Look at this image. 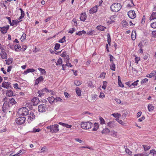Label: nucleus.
Returning <instances> with one entry per match:
<instances>
[{"label":"nucleus","instance_id":"f257e3e1","mask_svg":"<svg viewBox=\"0 0 156 156\" xmlns=\"http://www.w3.org/2000/svg\"><path fill=\"white\" fill-rule=\"evenodd\" d=\"M47 129L50 130L52 133H57L59 131V125L58 124L51 125L48 126Z\"/></svg>","mask_w":156,"mask_h":156},{"label":"nucleus","instance_id":"f03ea898","mask_svg":"<svg viewBox=\"0 0 156 156\" xmlns=\"http://www.w3.org/2000/svg\"><path fill=\"white\" fill-rule=\"evenodd\" d=\"M111 9L112 12H117L122 9V5L120 3H114L111 6Z\"/></svg>","mask_w":156,"mask_h":156},{"label":"nucleus","instance_id":"7ed1b4c3","mask_svg":"<svg viewBox=\"0 0 156 156\" xmlns=\"http://www.w3.org/2000/svg\"><path fill=\"white\" fill-rule=\"evenodd\" d=\"M81 128L84 129H91L92 126V123L91 122L87 121L82 122L80 123Z\"/></svg>","mask_w":156,"mask_h":156},{"label":"nucleus","instance_id":"20e7f679","mask_svg":"<svg viewBox=\"0 0 156 156\" xmlns=\"http://www.w3.org/2000/svg\"><path fill=\"white\" fill-rule=\"evenodd\" d=\"M18 113L20 115L26 116L28 115L29 111L28 109L24 107L18 110Z\"/></svg>","mask_w":156,"mask_h":156},{"label":"nucleus","instance_id":"39448f33","mask_svg":"<svg viewBox=\"0 0 156 156\" xmlns=\"http://www.w3.org/2000/svg\"><path fill=\"white\" fill-rule=\"evenodd\" d=\"M52 90H48V88L45 87L38 91V93L39 94L38 96L41 97L45 93H50L51 94H52Z\"/></svg>","mask_w":156,"mask_h":156},{"label":"nucleus","instance_id":"423d86ee","mask_svg":"<svg viewBox=\"0 0 156 156\" xmlns=\"http://www.w3.org/2000/svg\"><path fill=\"white\" fill-rule=\"evenodd\" d=\"M10 108L9 102H5L3 104L2 107V111L4 113L10 112Z\"/></svg>","mask_w":156,"mask_h":156},{"label":"nucleus","instance_id":"0eeeda50","mask_svg":"<svg viewBox=\"0 0 156 156\" xmlns=\"http://www.w3.org/2000/svg\"><path fill=\"white\" fill-rule=\"evenodd\" d=\"M127 15L129 18L131 19H133L136 16V14L133 10L129 11L127 13Z\"/></svg>","mask_w":156,"mask_h":156},{"label":"nucleus","instance_id":"6e6552de","mask_svg":"<svg viewBox=\"0 0 156 156\" xmlns=\"http://www.w3.org/2000/svg\"><path fill=\"white\" fill-rule=\"evenodd\" d=\"M117 125L116 122L114 120L110 121L107 123V126L110 128H113Z\"/></svg>","mask_w":156,"mask_h":156},{"label":"nucleus","instance_id":"1a4fd4ad","mask_svg":"<svg viewBox=\"0 0 156 156\" xmlns=\"http://www.w3.org/2000/svg\"><path fill=\"white\" fill-rule=\"evenodd\" d=\"M25 122V117H19L16 119V123L19 125H21Z\"/></svg>","mask_w":156,"mask_h":156},{"label":"nucleus","instance_id":"9d476101","mask_svg":"<svg viewBox=\"0 0 156 156\" xmlns=\"http://www.w3.org/2000/svg\"><path fill=\"white\" fill-rule=\"evenodd\" d=\"M38 110L39 112H45L46 111V106L45 105L41 104L39 105L38 106Z\"/></svg>","mask_w":156,"mask_h":156},{"label":"nucleus","instance_id":"9b49d317","mask_svg":"<svg viewBox=\"0 0 156 156\" xmlns=\"http://www.w3.org/2000/svg\"><path fill=\"white\" fill-rule=\"evenodd\" d=\"M9 25L4 26L3 27H0V31L2 34L6 33L9 28Z\"/></svg>","mask_w":156,"mask_h":156},{"label":"nucleus","instance_id":"f8f14e48","mask_svg":"<svg viewBox=\"0 0 156 156\" xmlns=\"http://www.w3.org/2000/svg\"><path fill=\"white\" fill-rule=\"evenodd\" d=\"M0 55L2 59H6L7 58V54L5 51V49L1 51Z\"/></svg>","mask_w":156,"mask_h":156},{"label":"nucleus","instance_id":"ddd939ff","mask_svg":"<svg viewBox=\"0 0 156 156\" xmlns=\"http://www.w3.org/2000/svg\"><path fill=\"white\" fill-rule=\"evenodd\" d=\"M35 118V117L34 113L32 112H30L28 118V122H31V121L34 120Z\"/></svg>","mask_w":156,"mask_h":156},{"label":"nucleus","instance_id":"4468645a","mask_svg":"<svg viewBox=\"0 0 156 156\" xmlns=\"http://www.w3.org/2000/svg\"><path fill=\"white\" fill-rule=\"evenodd\" d=\"M99 124L98 123L95 122L94 124L92 123V126L91 128L92 131H97L99 128Z\"/></svg>","mask_w":156,"mask_h":156},{"label":"nucleus","instance_id":"2eb2a0df","mask_svg":"<svg viewBox=\"0 0 156 156\" xmlns=\"http://www.w3.org/2000/svg\"><path fill=\"white\" fill-rule=\"evenodd\" d=\"M31 101L33 103V105L35 106L38 104L40 101L38 98L37 97L33 98L31 100Z\"/></svg>","mask_w":156,"mask_h":156},{"label":"nucleus","instance_id":"dca6fc26","mask_svg":"<svg viewBox=\"0 0 156 156\" xmlns=\"http://www.w3.org/2000/svg\"><path fill=\"white\" fill-rule=\"evenodd\" d=\"M6 96L8 97H11L15 96L13 91L12 90H7L6 92Z\"/></svg>","mask_w":156,"mask_h":156},{"label":"nucleus","instance_id":"f3484780","mask_svg":"<svg viewBox=\"0 0 156 156\" xmlns=\"http://www.w3.org/2000/svg\"><path fill=\"white\" fill-rule=\"evenodd\" d=\"M117 17L115 15H113L110 18V20H108L107 23L109 24H112L115 22L116 20V17Z\"/></svg>","mask_w":156,"mask_h":156},{"label":"nucleus","instance_id":"a211bd4d","mask_svg":"<svg viewBox=\"0 0 156 156\" xmlns=\"http://www.w3.org/2000/svg\"><path fill=\"white\" fill-rule=\"evenodd\" d=\"M98 5H96L91 9L89 10L90 13L93 14L96 12L98 10Z\"/></svg>","mask_w":156,"mask_h":156},{"label":"nucleus","instance_id":"6ab92c4d","mask_svg":"<svg viewBox=\"0 0 156 156\" xmlns=\"http://www.w3.org/2000/svg\"><path fill=\"white\" fill-rule=\"evenodd\" d=\"M44 80L43 76H41L35 80V85H37L40 82H42Z\"/></svg>","mask_w":156,"mask_h":156},{"label":"nucleus","instance_id":"aec40b11","mask_svg":"<svg viewBox=\"0 0 156 156\" xmlns=\"http://www.w3.org/2000/svg\"><path fill=\"white\" fill-rule=\"evenodd\" d=\"M86 18L87 16L85 13L81 14L80 19L81 21H84L86 20Z\"/></svg>","mask_w":156,"mask_h":156},{"label":"nucleus","instance_id":"412c9836","mask_svg":"<svg viewBox=\"0 0 156 156\" xmlns=\"http://www.w3.org/2000/svg\"><path fill=\"white\" fill-rule=\"evenodd\" d=\"M10 83L8 82H4L2 84V87L8 89L10 86Z\"/></svg>","mask_w":156,"mask_h":156},{"label":"nucleus","instance_id":"4be33fe9","mask_svg":"<svg viewBox=\"0 0 156 156\" xmlns=\"http://www.w3.org/2000/svg\"><path fill=\"white\" fill-rule=\"evenodd\" d=\"M58 124L62 125L63 126L66 127L67 128L71 129L72 126L71 125H69L68 124L62 122H60L58 123Z\"/></svg>","mask_w":156,"mask_h":156},{"label":"nucleus","instance_id":"5701e85b","mask_svg":"<svg viewBox=\"0 0 156 156\" xmlns=\"http://www.w3.org/2000/svg\"><path fill=\"white\" fill-rule=\"evenodd\" d=\"M110 132V129L106 127L101 131V133L103 134H107Z\"/></svg>","mask_w":156,"mask_h":156},{"label":"nucleus","instance_id":"b1692460","mask_svg":"<svg viewBox=\"0 0 156 156\" xmlns=\"http://www.w3.org/2000/svg\"><path fill=\"white\" fill-rule=\"evenodd\" d=\"M35 70L33 69H28L26 71L24 72V74L27 75V73H33L35 71Z\"/></svg>","mask_w":156,"mask_h":156},{"label":"nucleus","instance_id":"393cba45","mask_svg":"<svg viewBox=\"0 0 156 156\" xmlns=\"http://www.w3.org/2000/svg\"><path fill=\"white\" fill-rule=\"evenodd\" d=\"M6 64L9 65L11 64L13 62V58H9L8 59L5 60Z\"/></svg>","mask_w":156,"mask_h":156},{"label":"nucleus","instance_id":"a878e982","mask_svg":"<svg viewBox=\"0 0 156 156\" xmlns=\"http://www.w3.org/2000/svg\"><path fill=\"white\" fill-rule=\"evenodd\" d=\"M110 133L111 135L114 137H116L118 136V134L117 132L114 130H112L110 132Z\"/></svg>","mask_w":156,"mask_h":156},{"label":"nucleus","instance_id":"bb28decb","mask_svg":"<svg viewBox=\"0 0 156 156\" xmlns=\"http://www.w3.org/2000/svg\"><path fill=\"white\" fill-rule=\"evenodd\" d=\"M9 103H10L12 105H15L17 102L15 101V98H12L9 99Z\"/></svg>","mask_w":156,"mask_h":156},{"label":"nucleus","instance_id":"cd10ccee","mask_svg":"<svg viewBox=\"0 0 156 156\" xmlns=\"http://www.w3.org/2000/svg\"><path fill=\"white\" fill-rule=\"evenodd\" d=\"M21 21H22V20L18 21V20H12V22L11 23L10 25L12 26L15 25H17V24L19 23Z\"/></svg>","mask_w":156,"mask_h":156},{"label":"nucleus","instance_id":"c85d7f7f","mask_svg":"<svg viewBox=\"0 0 156 156\" xmlns=\"http://www.w3.org/2000/svg\"><path fill=\"white\" fill-rule=\"evenodd\" d=\"M97 29L101 31H104L105 29L106 28V27L101 25H99L97 27Z\"/></svg>","mask_w":156,"mask_h":156},{"label":"nucleus","instance_id":"c756f323","mask_svg":"<svg viewBox=\"0 0 156 156\" xmlns=\"http://www.w3.org/2000/svg\"><path fill=\"white\" fill-rule=\"evenodd\" d=\"M156 19V12L152 13L150 17V20H152Z\"/></svg>","mask_w":156,"mask_h":156},{"label":"nucleus","instance_id":"7c9ffc66","mask_svg":"<svg viewBox=\"0 0 156 156\" xmlns=\"http://www.w3.org/2000/svg\"><path fill=\"white\" fill-rule=\"evenodd\" d=\"M38 69L40 72L41 74L42 75H45L46 72L44 69L39 68Z\"/></svg>","mask_w":156,"mask_h":156},{"label":"nucleus","instance_id":"2f4dec72","mask_svg":"<svg viewBox=\"0 0 156 156\" xmlns=\"http://www.w3.org/2000/svg\"><path fill=\"white\" fill-rule=\"evenodd\" d=\"M67 66L68 67H72L73 66L71 65V63L68 62L66 63V65H63L62 66V69L64 70H65V66Z\"/></svg>","mask_w":156,"mask_h":156},{"label":"nucleus","instance_id":"473e14b6","mask_svg":"<svg viewBox=\"0 0 156 156\" xmlns=\"http://www.w3.org/2000/svg\"><path fill=\"white\" fill-rule=\"evenodd\" d=\"M48 99L50 103L54 102V101H55V98L53 96L48 97Z\"/></svg>","mask_w":156,"mask_h":156},{"label":"nucleus","instance_id":"72a5a7b5","mask_svg":"<svg viewBox=\"0 0 156 156\" xmlns=\"http://www.w3.org/2000/svg\"><path fill=\"white\" fill-rule=\"evenodd\" d=\"M26 152V151L25 149H21L17 154L18 156H20Z\"/></svg>","mask_w":156,"mask_h":156},{"label":"nucleus","instance_id":"f704fd0d","mask_svg":"<svg viewBox=\"0 0 156 156\" xmlns=\"http://www.w3.org/2000/svg\"><path fill=\"white\" fill-rule=\"evenodd\" d=\"M76 91L77 94L80 96L81 95V90L79 87H76Z\"/></svg>","mask_w":156,"mask_h":156},{"label":"nucleus","instance_id":"c9c22d12","mask_svg":"<svg viewBox=\"0 0 156 156\" xmlns=\"http://www.w3.org/2000/svg\"><path fill=\"white\" fill-rule=\"evenodd\" d=\"M86 32L85 31H84V30H83L82 31H79L77 32H76V34L79 36H80L82 34H86Z\"/></svg>","mask_w":156,"mask_h":156},{"label":"nucleus","instance_id":"e433bc0d","mask_svg":"<svg viewBox=\"0 0 156 156\" xmlns=\"http://www.w3.org/2000/svg\"><path fill=\"white\" fill-rule=\"evenodd\" d=\"M100 121V124L101 125L105 124V119L102 117H100L99 118Z\"/></svg>","mask_w":156,"mask_h":156},{"label":"nucleus","instance_id":"4c0bfd02","mask_svg":"<svg viewBox=\"0 0 156 156\" xmlns=\"http://www.w3.org/2000/svg\"><path fill=\"white\" fill-rule=\"evenodd\" d=\"M14 48L16 51H18L19 49H21V46L19 44H16L14 46Z\"/></svg>","mask_w":156,"mask_h":156},{"label":"nucleus","instance_id":"58836bf2","mask_svg":"<svg viewBox=\"0 0 156 156\" xmlns=\"http://www.w3.org/2000/svg\"><path fill=\"white\" fill-rule=\"evenodd\" d=\"M148 110L149 112L153 111L154 109V107L152 104H149L148 106Z\"/></svg>","mask_w":156,"mask_h":156},{"label":"nucleus","instance_id":"ea45409f","mask_svg":"<svg viewBox=\"0 0 156 156\" xmlns=\"http://www.w3.org/2000/svg\"><path fill=\"white\" fill-rule=\"evenodd\" d=\"M20 10L21 11V16L20 17L19 19H21L24 17V16H25V13H24V12L21 9H20Z\"/></svg>","mask_w":156,"mask_h":156},{"label":"nucleus","instance_id":"a19ab883","mask_svg":"<svg viewBox=\"0 0 156 156\" xmlns=\"http://www.w3.org/2000/svg\"><path fill=\"white\" fill-rule=\"evenodd\" d=\"M41 130V129L39 128L36 129L35 127L33 129V130L31 132L32 133H35L36 132H39Z\"/></svg>","mask_w":156,"mask_h":156},{"label":"nucleus","instance_id":"79ce46f5","mask_svg":"<svg viewBox=\"0 0 156 156\" xmlns=\"http://www.w3.org/2000/svg\"><path fill=\"white\" fill-rule=\"evenodd\" d=\"M62 59L61 58H60L58 59V60L56 63V65L57 66L61 65L62 64Z\"/></svg>","mask_w":156,"mask_h":156},{"label":"nucleus","instance_id":"37998d69","mask_svg":"<svg viewBox=\"0 0 156 156\" xmlns=\"http://www.w3.org/2000/svg\"><path fill=\"white\" fill-rule=\"evenodd\" d=\"M122 26L123 27H126L128 26V23L126 21L123 20L121 23Z\"/></svg>","mask_w":156,"mask_h":156},{"label":"nucleus","instance_id":"c03bdc74","mask_svg":"<svg viewBox=\"0 0 156 156\" xmlns=\"http://www.w3.org/2000/svg\"><path fill=\"white\" fill-rule=\"evenodd\" d=\"M46 150L47 147L45 146L41 148V151L39 152V151L38 152H37V153H43V152H46Z\"/></svg>","mask_w":156,"mask_h":156},{"label":"nucleus","instance_id":"a18cd8bd","mask_svg":"<svg viewBox=\"0 0 156 156\" xmlns=\"http://www.w3.org/2000/svg\"><path fill=\"white\" fill-rule=\"evenodd\" d=\"M95 32V31L94 30H91L90 31L86 33V34L88 35H91L93 34Z\"/></svg>","mask_w":156,"mask_h":156},{"label":"nucleus","instance_id":"49530a36","mask_svg":"<svg viewBox=\"0 0 156 156\" xmlns=\"http://www.w3.org/2000/svg\"><path fill=\"white\" fill-rule=\"evenodd\" d=\"M74 84L76 86H79L81 84V81L78 80H75L74 81Z\"/></svg>","mask_w":156,"mask_h":156},{"label":"nucleus","instance_id":"de8ad7c7","mask_svg":"<svg viewBox=\"0 0 156 156\" xmlns=\"http://www.w3.org/2000/svg\"><path fill=\"white\" fill-rule=\"evenodd\" d=\"M103 85L102 86V88L103 89L105 90L106 88L107 84V82L106 81H104L103 82Z\"/></svg>","mask_w":156,"mask_h":156},{"label":"nucleus","instance_id":"09e8293b","mask_svg":"<svg viewBox=\"0 0 156 156\" xmlns=\"http://www.w3.org/2000/svg\"><path fill=\"white\" fill-rule=\"evenodd\" d=\"M26 38V34H25L24 33L21 36V37L20 38V40L23 41L25 40Z\"/></svg>","mask_w":156,"mask_h":156},{"label":"nucleus","instance_id":"8fccbe9b","mask_svg":"<svg viewBox=\"0 0 156 156\" xmlns=\"http://www.w3.org/2000/svg\"><path fill=\"white\" fill-rule=\"evenodd\" d=\"M112 65L111 66L110 68L113 71H115V65L114 63H111Z\"/></svg>","mask_w":156,"mask_h":156},{"label":"nucleus","instance_id":"3c124183","mask_svg":"<svg viewBox=\"0 0 156 156\" xmlns=\"http://www.w3.org/2000/svg\"><path fill=\"white\" fill-rule=\"evenodd\" d=\"M66 37L65 36H64L59 41V42L60 43H63L66 41Z\"/></svg>","mask_w":156,"mask_h":156},{"label":"nucleus","instance_id":"603ef678","mask_svg":"<svg viewBox=\"0 0 156 156\" xmlns=\"http://www.w3.org/2000/svg\"><path fill=\"white\" fill-rule=\"evenodd\" d=\"M112 115L116 118H119V116H121V115L119 113H114L112 114Z\"/></svg>","mask_w":156,"mask_h":156},{"label":"nucleus","instance_id":"864d4df0","mask_svg":"<svg viewBox=\"0 0 156 156\" xmlns=\"http://www.w3.org/2000/svg\"><path fill=\"white\" fill-rule=\"evenodd\" d=\"M125 152L126 153H127L129 155H132V152L130 151L128 148H126L125 149Z\"/></svg>","mask_w":156,"mask_h":156},{"label":"nucleus","instance_id":"5fc2aeb1","mask_svg":"<svg viewBox=\"0 0 156 156\" xmlns=\"http://www.w3.org/2000/svg\"><path fill=\"white\" fill-rule=\"evenodd\" d=\"M134 56L135 57V63H136V64H138V62L140 60V58L139 57H137L135 55H134Z\"/></svg>","mask_w":156,"mask_h":156},{"label":"nucleus","instance_id":"6e6d98bb","mask_svg":"<svg viewBox=\"0 0 156 156\" xmlns=\"http://www.w3.org/2000/svg\"><path fill=\"white\" fill-rule=\"evenodd\" d=\"M116 120L117 121L118 123L120 124L122 126H125V123L123 122V121L121 120H119V119H117Z\"/></svg>","mask_w":156,"mask_h":156},{"label":"nucleus","instance_id":"4d7b16f0","mask_svg":"<svg viewBox=\"0 0 156 156\" xmlns=\"http://www.w3.org/2000/svg\"><path fill=\"white\" fill-rule=\"evenodd\" d=\"M109 58H110V61L111 62V63H113V60L115 59V58L113 57V56L111 55V54L109 55Z\"/></svg>","mask_w":156,"mask_h":156},{"label":"nucleus","instance_id":"13d9d810","mask_svg":"<svg viewBox=\"0 0 156 156\" xmlns=\"http://www.w3.org/2000/svg\"><path fill=\"white\" fill-rule=\"evenodd\" d=\"M139 81L138 80H137L135 81H134V82L131 83V85L132 86H133L134 87H135L136 86L138 85V83L139 82Z\"/></svg>","mask_w":156,"mask_h":156},{"label":"nucleus","instance_id":"bf43d9fd","mask_svg":"<svg viewBox=\"0 0 156 156\" xmlns=\"http://www.w3.org/2000/svg\"><path fill=\"white\" fill-rule=\"evenodd\" d=\"M144 147V150L145 151H147L150 149V146L143 145Z\"/></svg>","mask_w":156,"mask_h":156},{"label":"nucleus","instance_id":"052dcab7","mask_svg":"<svg viewBox=\"0 0 156 156\" xmlns=\"http://www.w3.org/2000/svg\"><path fill=\"white\" fill-rule=\"evenodd\" d=\"M148 79L147 78H145L141 82V84H143L144 83H145L148 82Z\"/></svg>","mask_w":156,"mask_h":156},{"label":"nucleus","instance_id":"680f3d73","mask_svg":"<svg viewBox=\"0 0 156 156\" xmlns=\"http://www.w3.org/2000/svg\"><path fill=\"white\" fill-rule=\"evenodd\" d=\"M65 60L66 62L67 63V62H69V61L70 58L69 57V55H67L66 56V57H64Z\"/></svg>","mask_w":156,"mask_h":156},{"label":"nucleus","instance_id":"e2e57ef3","mask_svg":"<svg viewBox=\"0 0 156 156\" xmlns=\"http://www.w3.org/2000/svg\"><path fill=\"white\" fill-rule=\"evenodd\" d=\"M150 154L153 155H156V151H154V150L150 151Z\"/></svg>","mask_w":156,"mask_h":156},{"label":"nucleus","instance_id":"0e129e2a","mask_svg":"<svg viewBox=\"0 0 156 156\" xmlns=\"http://www.w3.org/2000/svg\"><path fill=\"white\" fill-rule=\"evenodd\" d=\"M99 97L100 98H105V95L104 93L102 92H101L100 93V94L99 95Z\"/></svg>","mask_w":156,"mask_h":156},{"label":"nucleus","instance_id":"69168bd1","mask_svg":"<svg viewBox=\"0 0 156 156\" xmlns=\"http://www.w3.org/2000/svg\"><path fill=\"white\" fill-rule=\"evenodd\" d=\"M106 74V73H104V72H103L100 75V77L101 78H102L103 79H104L105 78Z\"/></svg>","mask_w":156,"mask_h":156},{"label":"nucleus","instance_id":"338daca9","mask_svg":"<svg viewBox=\"0 0 156 156\" xmlns=\"http://www.w3.org/2000/svg\"><path fill=\"white\" fill-rule=\"evenodd\" d=\"M151 27L153 28H156V22L152 23L151 24Z\"/></svg>","mask_w":156,"mask_h":156},{"label":"nucleus","instance_id":"774afa93","mask_svg":"<svg viewBox=\"0 0 156 156\" xmlns=\"http://www.w3.org/2000/svg\"><path fill=\"white\" fill-rule=\"evenodd\" d=\"M75 31V27L73 28H71L69 30V33L71 34H72L74 31Z\"/></svg>","mask_w":156,"mask_h":156}]
</instances>
